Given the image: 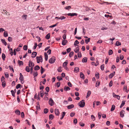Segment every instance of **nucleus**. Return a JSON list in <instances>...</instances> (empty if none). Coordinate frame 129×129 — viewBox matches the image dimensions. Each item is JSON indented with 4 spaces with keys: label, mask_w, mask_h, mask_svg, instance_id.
<instances>
[{
    "label": "nucleus",
    "mask_w": 129,
    "mask_h": 129,
    "mask_svg": "<svg viewBox=\"0 0 129 129\" xmlns=\"http://www.w3.org/2000/svg\"><path fill=\"white\" fill-rule=\"evenodd\" d=\"M37 62L38 63H39L40 62H42L43 61L42 57L41 55L39 56L36 57Z\"/></svg>",
    "instance_id": "nucleus-1"
},
{
    "label": "nucleus",
    "mask_w": 129,
    "mask_h": 129,
    "mask_svg": "<svg viewBox=\"0 0 129 129\" xmlns=\"http://www.w3.org/2000/svg\"><path fill=\"white\" fill-rule=\"evenodd\" d=\"M56 60V58L54 56H52L49 60V62L51 63H53Z\"/></svg>",
    "instance_id": "nucleus-2"
},
{
    "label": "nucleus",
    "mask_w": 129,
    "mask_h": 129,
    "mask_svg": "<svg viewBox=\"0 0 129 129\" xmlns=\"http://www.w3.org/2000/svg\"><path fill=\"white\" fill-rule=\"evenodd\" d=\"M85 103L84 102V100H82L78 103V105L81 107H84L85 106Z\"/></svg>",
    "instance_id": "nucleus-3"
},
{
    "label": "nucleus",
    "mask_w": 129,
    "mask_h": 129,
    "mask_svg": "<svg viewBox=\"0 0 129 129\" xmlns=\"http://www.w3.org/2000/svg\"><path fill=\"white\" fill-rule=\"evenodd\" d=\"M49 104L51 106H52L54 104V102L52 99L50 98L49 99Z\"/></svg>",
    "instance_id": "nucleus-4"
},
{
    "label": "nucleus",
    "mask_w": 129,
    "mask_h": 129,
    "mask_svg": "<svg viewBox=\"0 0 129 129\" xmlns=\"http://www.w3.org/2000/svg\"><path fill=\"white\" fill-rule=\"evenodd\" d=\"M20 77L19 79L21 81V82H22V81H23L24 80V77L22 74L21 73H20Z\"/></svg>",
    "instance_id": "nucleus-5"
},
{
    "label": "nucleus",
    "mask_w": 129,
    "mask_h": 129,
    "mask_svg": "<svg viewBox=\"0 0 129 129\" xmlns=\"http://www.w3.org/2000/svg\"><path fill=\"white\" fill-rule=\"evenodd\" d=\"M68 15L71 16H77L78 14L75 13H69L67 14Z\"/></svg>",
    "instance_id": "nucleus-6"
},
{
    "label": "nucleus",
    "mask_w": 129,
    "mask_h": 129,
    "mask_svg": "<svg viewBox=\"0 0 129 129\" xmlns=\"http://www.w3.org/2000/svg\"><path fill=\"white\" fill-rule=\"evenodd\" d=\"M54 112L56 115L57 116L59 115L60 113L58 109H55Z\"/></svg>",
    "instance_id": "nucleus-7"
},
{
    "label": "nucleus",
    "mask_w": 129,
    "mask_h": 129,
    "mask_svg": "<svg viewBox=\"0 0 129 129\" xmlns=\"http://www.w3.org/2000/svg\"><path fill=\"white\" fill-rule=\"evenodd\" d=\"M125 113V111L123 110H122L121 111L120 113V114L121 117H123L124 116V115Z\"/></svg>",
    "instance_id": "nucleus-8"
},
{
    "label": "nucleus",
    "mask_w": 129,
    "mask_h": 129,
    "mask_svg": "<svg viewBox=\"0 0 129 129\" xmlns=\"http://www.w3.org/2000/svg\"><path fill=\"white\" fill-rule=\"evenodd\" d=\"M29 67H33L34 66V63H33V62H32V61H29Z\"/></svg>",
    "instance_id": "nucleus-9"
},
{
    "label": "nucleus",
    "mask_w": 129,
    "mask_h": 129,
    "mask_svg": "<svg viewBox=\"0 0 129 129\" xmlns=\"http://www.w3.org/2000/svg\"><path fill=\"white\" fill-rule=\"evenodd\" d=\"M37 54V53L36 52H33L32 54L31 57L33 58L35 57L36 56Z\"/></svg>",
    "instance_id": "nucleus-10"
},
{
    "label": "nucleus",
    "mask_w": 129,
    "mask_h": 129,
    "mask_svg": "<svg viewBox=\"0 0 129 129\" xmlns=\"http://www.w3.org/2000/svg\"><path fill=\"white\" fill-rule=\"evenodd\" d=\"M87 58L86 57H85L82 59V61L83 62H86L87 61Z\"/></svg>",
    "instance_id": "nucleus-11"
},
{
    "label": "nucleus",
    "mask_w": 129,
    "mask_h": 129,
    "mask_svg": "<svg viewBox=\"0 0 129 129\" xmlns=\"http://www.w3.org/2000/svg\"><path fill=\"white\" fill-rule=\"evenodd\" d=\"M74 106L73 104L67 106V108L68 109H71L74 108Z\"/></svg>",
    "instance_id": "nucleus-12"
},
{
    "label": "nucleus",
    "mask_w": 129,
    "mask_h": 129,
    "mask_svg": "<svg viewBox=\"0 0 129 129\" xmlns=\"http://www.w3.org/2000/svg\"><path fill=\"white\" fill-rule=\"evenodd\" d=\"M125 101H126L124 100H123L122 101L121 104V105L120 107V108H122V107L125 104Z\"/></svg>",
    "instance_id": "nucleus-13"
},
{
    "label": "nucleus",
    "mask_w": 129,
    "mask_h": 129,
    "mask_svg": "<svg viewBox=\"0 0 129 129\" xmlns=\"http://www.w3.org/2000/svg\"><path fill=\"white\" fill-rule=\"evenodd\" d=\"M67 41L66 40H64L62 41V44L63 45H65L67 43Z\"/></svg>",
    "instance_id": "nucleus-14"
},
{
    "label": "nucleus",
    "mask_w": 129,
    "mask_h": 129,
    "mask_svg": "<svg viewBox=\"0 0 129 129\" xmlns=\"http://www.w3.org/2000/svg\"><path fill=\"white\" fill-rule=\"evenodd\" d=\"M68 62L67 60H66L65 62H64L63 64V66L64 67H66L68 64Z\"/></svg>",
    "instance_id": "nucleus-15"
},
{
    "label": "nucleus",
    "mask_w": 129,
    "mask_h": 129,
    "mask_svg": "<svg viewBox=\"0 0 129 129\" xmlns=\"http://www.w3.org/2000/svg\"><path fill=\"white\" fill-rule=\"evenodd\" d=\"M115 72H114L113 73L110 74L109 75V78H112L113 77V76L115 75Z\"/></svg>",
    "instance_id": "nucleus-16"
},
{
    "label": "nucleus",
    "mask_w": 129,
    "mask_h": 129,
    "mask_svg": "<svg viewBox=\"0 0 129 129\" xmlns=\"http://www.w3.org/2000/svg\"><path fill=\"white\" fill-rule=\"evenodd\" d=\"M80 76L81 78L84 79V74L82 72L80 73Z\"/></svg>",
    "instance_id": "nucleus-17"
},
{
    "label": "nucleus",
    "mask_w": 129,
    "mask_h": 129,
    "mask_svg": "<svg viewBox=\"0 0 129 129\" xmlns=\"http://www.w3.org/2000/svg\"><path fill=\"white\" fill-rule=\"evenodd\" d=\"M64 90L65 91L69 90H70V88L68 86H65L64 88Z\"/></svg>",
    "instance_id": "nucleus-18"
},
{
    "label": "nucleus",
    "mask_w": 129,
    "mask_h": 129,
    "mask_svg": "<svg viewBox=\"0 0 129 129\" xmlns=\"http://www.w3.org/2000/svg\"><path fill=\"white\" fill-rule=\"evenodd\" d=\"M18 64L20 66L21 65H22L23 64V63L22 61H20V60H18Z\"/></svg>",
    "instance_id": "nucleus-19"
},
{
    "label": "nucleus",
    "mask_w": 129,
    "mask_h": 129,
    "mask_svg": "<svg viewBox=\"0 0 129 129\" xmlns=\"http://www.w3.org/2000/svg\"><path fill=\"white\" fill-rule=\"evenodd\" d=\"M91 94V91H88L87 93V95L86 96V98H87L90 95V94Z\"/></svg>",
    "instance_id": "nucleus-20"
},
{
    "label": "nucleus",
    "mask_w": 129,
    "mask_h": 129,
    "mask_svg": "<svg viewBox=\"0 0 129 129\" xmlns=\"http://www.w3.org/2000/svg\"><path fill=\"white\" fill-rule=\"evenodd\" d=\"M40 69V67L38 66H35L34 68L35 70H39Z\"/></svg>",
    "instance_id": "nucleus-21"
},
{
    "label": "nucleus",
    "mask_w": 129,
    "mask_h": 129,
    "mask_svg": "<svg viewBox=\"0 0 129 129\" xmlns=\"http://www.w3.org/2000/svg\"><path fill=\"white\" fill-rule=\"evenodd\" d=\"M115 106L114 105H112L111 109V111H113L115 109Z\"/></svg>",
    "instance_id": "nucleus-22"
},
{
    "label": "nucleus",
    "mask_w": 129,
    "mask_h": 129,
    "mask_svg": "<svg viewBox=\"0 0 129 129\" xmlns=\"http://www.w3.org/2000/svg\"><path fill=\"white\" fill-rule=\"evenodd\" d=\"M44 55L45 56V59L46 61H47L48 58V55L45 52L44 53Z\"/></svg>",
    "instance_id": "nucleus-23"
},
{
    "label": "nucleus",
    "mask_w": 129,
    "mask_h": 129,
    "mask_svg": "<svg viewBox=\"0 0 129 129\" xmlns=\"http://www.w3.org/2000/svg\"><path fill=\"white\" fill-rule=\"evenodd\" d=\"M104 4H106V5H108L111 4V3H109L107 2H103V3H99V4L101 5H103Z\"/></svg>",
    "instance_id": "nucleus-24"
},
{
    "label": "nucleus",
    "mask_w": 129,
    "mask_h": 129,
    "mask_svg": "<svg viewBox=\"0 0 129 129\" xmlns=\"http://www.w3.org/2000/svg\"><path fill=\"white\" fill-rule=\"evenodd\" d=\"M15 113L17 114L20 115V111L18 110H16L15 112Z\"/></svg>",
    "instance_id": "nucleus-25"
},
{
    "label": "nucleus",
    "mask_w": 129,
    "mask_h": 129,
    "mask_svg": "<svg viewBox=\"0 0 129 129\" xmlns=\"http://www.w3.org/2000/svg\"><path fill=\"white\" fill-rule=\"evenodd\" d=\"M62 117L60 118V119H62L64 117V116L66 114V113L64 112H62Z\"/></svg>",
    "instance_id": "nucleus-26"
},
{
    "label": "nucleus",
    "mask_w": 129,
    "mask_h": 129,
    "mask_svg": "<svg viewBox=\"0 0 129 129\" xmlns=\"http://www.w3.org/2000/svg\"><path fill=\"white\" fill-rule=\"evenodd\" d=\"M71 7L70 6H68L64 7V9H66L68 10L71 9Z\"/></svg>",
    "instance_id": "nucleus-27"
},
{
    "label": "nucleus",
    "mask_w": 129,
    "mask_h": 129,
    "mask_svg": "<svg viewBox=\"0 0 129 129\" xmlns=\"http://www.w3.org/2000/svg\"><path fill=\"white\" fill-rule=\"evenodd\" d=\"M79 49L78 47H77L76 49H74V51L75 53H77L79 52Z\"/></svg>",
    "instance_id": "nucleus-28"
},
{
    "label": "nucleus",
    "mask_w": 129,
    "mask_h": 129,
    "mask_svg": "<svg viewBox=\"0 0 129 129\" xmlns=\"http://www.w3.org/2000/svg\"><path fill=\"white\" fill-rule=\"evenodd\" d=\"M1 41L3 44H4L5 46H6L7 45V43H6V42L5 41V40L2 39Z\"/></svg>",
    "instance_id": "nucleus-29"
},
{
    "label": "nucleus",
    "mask_w": 129,
    "mask_h": 129,
    "mask_svg": "<svg viewBox=\"0 0 129 129\" xmlns=\"http://www.w3.org/2000/svg\"><path fill=\"white\" fill-rule=\"evenodd\" d=\"M50 37V34L49 33L48 34L45 36V38L47 40L49 39Z\"/></svg>",
    "instance_id": "nucleus-30"
},
{
    "label": "nucleus",
    "mask_w": 129,
    "mask_h": 129,
    "mask_svg": "<svg viewBox=\"0 0 129 129\" xmlns=\"http://www.w3.org/2000/svg\"><path fill=\"white\" fill-rule=\"evenodd\" d=\"M115 44L117 46H119L121 45V42H119L118 41H117L116 42Z\"/></svg>",
    "instance_id": "nucleus-31"
},
{
    "label": "nucleus",
    "mask_w": 129,
    "mask_h": 129,
    "mask_svg": "<svg viewBox=\"0 0 129 129\" xmlns=\"http://www.w3.org/2000/svg\"><path fill=\"white\" fill-rule=\"evenodd\" d=\"M90 39V38H88L87 39H85V41L86 43L87 44L88 42H89Z\"/></svg>",
    "instance_id": "nucleus-32"
},
{
    "label": "nucleus",
    "mask_w": 129,
    "mask_h": 129,
    "mask_svg": "<svg viewBox=\"0 0 129 129\" xmlns=\"http://www.w3.org/2000/svg\"><path fill=\"white\" fill-rule=\"evenodd\" d=\"M40 96L41 97H43L44 94H43V90H41L40 92Z\"/></svg>",
    "instance_id": "nucleus-33"
},
{
    "label": "nucleus",
    "mask_w": 129,
    "mask_h": 129,
    "mask_svg": "<svg viewBox=\"0 0 129 129\" xmlns=\"http://www.w3.org/2000/svg\"><path fill=\"white\" fill-rule=\"evenodd\" d=\"M108 53L109 55H112L113 53L112 50H110L109 51Z\"/></svg>",
    "instance_id": "nucleus-34"
},
{
    "label": "nucleus",
    "mask_w": 129,
    "mask_h": 129,
    "mask_svg": "<svg viewBox=\"0 0 129 129\" xmlns=\"http://www.w3.org/2000/svg\"><path fill=\"white\" fill-rule=\"evenodd\" d=\"M54 117V116L52 114H50L49 116V118L50 119L52 120Z\"/></svg>",
    "instance_id": "nucleus-35"
},
{
    "label": "nucleus",
    "mask_w": 129,
    "mask_h": 129,
    "mask_svg": "<svg viewBox=\"0 0 129 129\" xmlns=\"http://www.w3.org/2000/svg\"><path fill=\"white\" fill-rule=\"evenodd\" d=\"M25 70L27 72H29L30 71V69L29 67L27 66L26 67Z\"/></svg>",
    "instance_id": "nucleus-36"
},
{
    "label": "nucleus",
    "mask_w": 129,
    "mask_h": 129,
    "mask_svg": "<svg viewBox=\"0 0 129 129\" xmlns=\"http://www.w3.org/2000/svg\"><path fill=\"white\" fill-rule=\"evenodd\" d=\"M2 82V85L3 87H4L6 86V83L5 81H4Z\"/></svg>",
    "instance_id": "nucleus-37"
},
{
    "label": "nucleus",
    "mask_w": 129,
    "mask_h": 129,
    "mask_svg": "<svg viewBox=\"0 0 129 129\" xmlns=\"http://www.w3.org/2000/svg\"><path fill=\"white\" fill-rule=\"evenodd\" d=\"M8 34L7 32L5 31L4 32V36L5 37H6L8 36Z\"/></svg>",
    "instance_id": "nucleus-38"
},
{
    "label": "nucleus",
    "mask_w": 129,
    "mask_h": 129,
    "mask_svg": "<svg viewBox=\"0 0 129 129\" xmlns=\"http://www.w3.org/2000/svg\"><path fill=\"white\" fill-rule=\"evenodd\" d=\"M6 57V56L4 54V53H3L2 54V58L3 60H5V59Z\"/></svg>",
    "instance_id": "nucleus-39"
},
{
    "label": "nucleus",
    "mask_w": 129,
    "mask_h": 129,
    "mask_svg": "<svg viewBox=\"0 0 129 129\" xmlns=\"http://www.w3.org/2000/svg\"><path fill=\"white\" fill-rule=\"evenodd\" d=\"M48 109H47V108H45L44 109V112L46 114L48 113Z\"/></svg>",
    "instance_id": "nucleus-40"
},
{
    "label": "nucleus",
    "mask_w": 129,
    "mask_h": 129,
    "mask_svg": "<svg viewBox=\"0 0 129 129\" xmlns=\"http://www.w3.org/2000/svg\"><path fill=\"white\" fill-rule=\"evenodd\" d=\"M33 75L34 77L37 76L38 75V73L37 72H35L34 73Z\"/></svg>",
    "instance_id": "nucleus-41"
},
{
    "label": "nucleus",
    "mask_w": 129,
    "mask_h": 129,
    "mask_svg": "<svg viewBox=\"0 0 129 129\" xmlns=\"http://www.w3.org/2000/svg\"><path fill=\"white\" fill-rule=\"evenodd\" d=\"M11 93L12 94V95L14 97H15V92L13 90H12L11 91Z\"/></svg>",
    "instance_id": "nucleus-42"
},
{
    "label": "nucleus",
    "mask_w": 129,
    "mask_h": 129,
    "mask_svg": "<svg viewBox=\"0 0 129 129\" xmlns=\"http://www.w3.org/2000/svg\"><path fill=\"white\" fill-rule=\"evenodd\" d=\"M44 72V69L41 66V74H42Z\"/></svg>",
    "instance_id": "nucleus-43"
},
{
    "label": "nucleus",
    "mask_w": 129,
    "mask_h": 129,
    "mask_svg": "<svg viewBox=\"0 0 129 129\" xmlns=\"http://www.w3.org/2000/svg\"><path fill=\"white\" fill-rule=\"evenodd\" d=\"M74 54L73 52H71L69 54V56L70 57H71Z\"/></svg>",
    "instance_id": "nucleus-44"
},
{
    "label": "nucleus",
    "mask_w": 129,
    "mask_h": 129,
    "mask_svg": "<svg viewBox=\"0 0 129 129\" xmlns=\"http://www.w3.org/2000/svg\"><path fill=\"white\" fill-rule=\"evenodd\" d=\"M27 17V15H23L22 16V17L23 19H26V18Z\"/></svg>",
    "instance_id": "nucleus-45"
},
{
    "label": "nucleus",
    "mask_w": 129,
    "mask_h": 129,
    "mask_svg": "<svg viewBox=\"0 0 129 129\" xmlns=\"http://www.w3.org/2000/svg\"><path fill=\"white\" fill-rule=\"evenodd\" d=\"M23 49L24 50H26L27 49V46L26 45H25L23 47Z\"/></svg>",
    "instance_id": "nucleus-46"
},
{
    "label": "nucleus",
    "mask_w": 129,
    "mask_h": 129,
    "mask_svg": "<svg viewBox=\"0 0 129 129\" xmlns=\"http://www.w3.org/2000/svg\"><path fill=\"white\" fill-rule=\"evenodd\" d=\"M61 67H59L57 69L58 71L59 72H61L62 71V70H61Z\"/></svg>",
    "instance_id": "nucleus-47"
},
{
    "label": "nucleus",
    "mask_w": 129,
    "mask_h": 129,
    "mask_svg": "<svg viewBox=\"0 0 129 129\" xmlns=\"http://www.w3.org/2000/svg\"><path fill=\"white\" fill-rule=\"evenodd\" d=\"M79 43V42L78 41V40H76L75 42L74 45L75 46L77 44H78Z\"/></svg>",
    "instance_id": "nucleus-48"
},
{
    "label": "nucleus",
    "mask_w": 129,
    "mask_h": 129,
    "mask_svg": "<svg viewBox=\"0 0 129 129\" xmlns=\"http://www.w3.org/2000/svg\"><path fill=\"white\" fill-rule=\"evenodd\" d=\"M79 68L77 67L75 68L74 69V71L78 72L79 71Z\"/></svg>",
    "instance_id": "nucleus-49"
},
{
    "label": "nucleus",
    "mask_w": 129,
    "mask_h": 129,
    "mask_svg": "<svg viewBox=\"0 0 129 129\" xmlns=\"http://www.w3.org/2000/svg\"><path fill=\"white\" fill-rule=\"evenodd\" d=\"M8 40L9 42H11L12 41V38L11 37H9L8 38Z\"/></svg>",
    "instance_id": "nucleus-50"
},
{
    "label": "nucleus",
    "mask_w": 129,
    "mask_h": 129,
    "mask_svg": "<svg viewBox=\"0 0 129 129\" xmlns=\"http://www.w3.org/2000/svg\"><path fill=\"white\" fill-rule=\"evenodd\" d=\"M66 17H64L63 16H61L59 18V19H61V20H62L63 19H66Z\"/></svg>",
    "instance_id": "nucleus-51"
},
{
    "label": "nucleus",
    "mask_w": 129,
    "mask_h": 129,
    "mask_svg": "<svg viewBox=\"0 0 129 129\" xmlns=\"http://www.w3.org/2000/svg\"><path fill=\"white\" fill-rule=\"evenodd\" d=\"M91 119L93 121H94L95 119V117L93 115H92L91 116Z\"/></svg>",
    "instance_id": "nucleus-52"
},
{
    "label": "nucleus",
    "mask_w": 129,
    "mask_h": 129,
    "mask_svg": "<svg viewBox=\"0 0 129 129\" xmlns=\"http://www.w3.org/2000/svg\"><path fill=\"white\" fill-rule=\"evenodd\" d=\"M57 23H56L55 24H54L53 25H51V26H49V27L51 28L54 27L55 26H56L57 25Z\"/></svg>",
    "instance_id": "nucleus-53"
},
{
    "label": "nucleus",
    "mask_w": 129,
    "mask_h": 129,
    "mask_svg": "<svg viewBox=\"0 0 129 129\" xmlns=\"http://www.w3.org/2000/svg\"><path fill=\"white\" fill-rule=\"evenodd\" d=\"M108 29V28L107 27H102L101 28V30H106Z\"/></svg>",
    "instance_id": "nucleus-54"
},
{
    "label": "nucleus",
    "mask_w": 129,
    "mask_h": 129,
    "mask_svg": "<svg viewBox=\"0 0 129 129\" xmlns=\"http://www.w3.org/2000/svg\"><path fill=\"white\" fill-rule=\"evenodd\" d=\"M78 57H81V54L80 52H78Z\"/></svg>",
    "instance_id": "nucleus-55"
},
{
    "label": "nucleus",
    "mask_w": 129,
    "mask_h": 129,
    "mask_svg": "<svg viewBox=\"0 0 129 129\" xmlns=\"http://www.w3.org/2000/svg\"><path fill=\"white\" fill-rule=\"evenodd\" d=\"M105 16L106 17H107L108 18V17H109L110 18H112V16H110L109 15H106L105 14Z\"/></svg>",
    "instance_id": "nucleus-56"
},
{
    "label": "nucleus",
    "mask_w": 129,
    "mask_h": 129,
    "mask_svg": "<svg viewBox=\"0 0 129 129\" xmlns=\"http://www.w3.org/2000/svg\"><path fill=\"white\" fill-rule=\"evenodd\" d=\"M101 69L102 70H103L104 69V64L102 65L101 66Z\"/></svg>",
    "instance_id": "nucleus-57"
},
{
    "label": "nucleus",
    "mask_w": 129,
    "mask_h": 129,
    "mask_svg": "<svg viewBox=\"0 0 129 129\" xmlns=\"http://www.w3.org/2000/svg\"><path fill=\"white\" fill-rule=\"evenodd\" d=\"M21 84H18L16 86V88L17 89H18V88H19L21 86Z\"/></svg>",
    "instance_id": "nucleus-58"
},
{
    "label": "nucleus",
    "mask_w": 129,
    "mask_h": 129,
    "mask_svg": "<svg viewBox=\"0 0 129 129\" xmlns=\"http://www.w3.org/2000/svg\"><path fill=\"white\" fill-rule=\"evenodd\" d=\"M57 79L58 80V81H60L61 80H62V78H61L60 76H57Z\"/></svg>",
    "instance_id": "nucleus-59"
},
{
    "label": "nucleus",
    "mask_w": 129,
    "mask_h": 129,
    "mask_svg": "<svg viewBox=\"0 0 129 129\" xmlns=\"http://www.w3.org/2000/svg\"><path fill=\"white\" fill-rule=\"evenodd\" d=\"M124 58L123 56L121 55V54L120 55V58L121 60H122Z\"/></svg>",
    "instance_id": "nucleus-60"
},
{
    "label": "nucleus",
    "mask_w": 129,
    "mask_h": 129,
    "mask_svg": "<svg viewBox=\"0 0 129 129\" xmlns=\"http://www.w3.org/2000/svg\"><path fill=\"white\" fill-rule=\"evenodd\" d=\"M106 124L108 126H109L110 125V122L109 121H107L106 122Z\"/></svg>",
    "instance_id": "nucleus-61"
},
{
    "label": "nucleus",
    "mask_w": 129,
    "mask_h": 129,
    "mask_svg": "<svg viewBox=\"0 0 129 129\" xmlns=\"http://www.w3.org/2000/svg\"><path fill=\"white\" fill-rule=\"evenodd\" d=\"M113 84V82L112 81H110L109 84V86L110 87H111L112 86Z\"/></svg>",
    "instance_id": "nucleus-62"
},
{
    "label": "nucleus",
    "mask_w": 129,
    "mask_h": 129,
    "mask_svg": "<svg viewBox=\"0 0 129 129\" xmlns=\"http://www.w3.org/2000/svg\"><path fill=\"white\" fill-rule=\"evenodd\" d=\"M75 115V113L74 112H72L71 113L70 116L71 117H73Z\"/></svg>",
    "instance_id": "nucleus-63"
},
{
    "label": "nucleus",
    "mask_w": 129,
    "mask_h": 129,
    "mask_svg": "<svg viewBox=\"0 0 129 129\" xmlns=\"http://www.w3.org/2000/svg\"><path fill=\"white\" fill-rule=\"evenodd\" d=\"M73 122L75 124H76L77 123V120L76 118L73 121Z\"/></svg>",
    "instance_id": "nucleus-64"
}]
</instances>
